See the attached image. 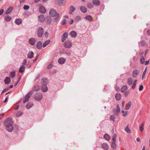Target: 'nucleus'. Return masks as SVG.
<instances>
[{
    "label": "nucleus",
    "mask_w": 150,
    "mask_h": 150,
    "mask_svg": "<svg viewBox=\"0 0 150 150\" xmlns=\"http://www.w3.org/2000/svg\"><path fill=\"white\" fill-rule=\"evenodd\" d=\"M121 98V96L119 93H117L115 95V98L117 100H120Z\"/></svg>",
    "instance_id": "27"
},
{
    "label": "nucleus",
    "mask_w": 150,
    "mask_h": 150,
    "mask_svg": "<svg viewBox=\"0 0 150 150\" xmlns=\"http://www.w3.org/2000/svg\"><path fill=\"white\" fill-rule=\"evenodd\" d=\"M22 114V113L20 112H18L16 114V115L17 116L19 117L21 116Z\"/></svg>",
    "instance_id": "56"
},
{
    "label": "nucleus",
    "mask_w": 150,
    "mask_h": 150,
    "mask_svg": "<svg viewBox=\"0 0 150 150\" xmlns=\"http://www.w3.org/2000/svg\"><path fill=\"white\" fill-rule=\"evenodd\" d=\"M144 86L142 85H141L139 86V91H141L143 90Z\"/></svg>",
    "instance_id": "52"
},
{
    "label": "nucleus",
    "mask_w": 150,
    "mask_h": 150,
    "mask_svg": "<svg viewBox=\"0 0 150 150\" xmlns=\"http://www.w3.org/2000/svg\"><path fill=\"white\" fill-rule=\"evenodd\" d=\"M74 22V20L72 18H70L69 21V24L71 25Z\"/></svg>",
    "instance_id": "49"
},
{
    "label": "nucleus",
    "mask_w": 150,
    "mask_h": 150,
    "mask_svg": "<svg viewBox=\"0 0 150 150\" xmlns=\"http://www.w3.org/2000/svg\"><path fill=\"white\" fill-rule=\"evenodd\" d=\"M5 84H9L11 81V79L9 77H6L4 81Z\"/></svg>",
    "instance_id": "23"
},
{
    "label": "nucleus",
    "mask_w": 150,
    "mask_h": 150,
    "mask_svg": "<svg viewBox=\"0 0 150 150\" xmlns=\"http://www.w3.org/2000/svg\"><path fill=\"white\" fill-rule=\"evenodd\" d=\"M12 20V17L8 16H6L5 17V21L6 22H9Z\"/></svg>",
    "instance_id": "33"
},
{
    "label": "nucleus",
    "mask_w": 150,
    "mask_h": 150,
    "mask_svg": "<svg viewBox=\"0 0 150 150\" xmlns=\"http://www.w3.org/2000/svg\"><path fill=\"white\" fill-rule=\"evenodd\" d=\"M25 69V66L23 65H22L20 67L19 69V71L20 72L22 73L24 71Z\"/></svg>",
    "instance_id": "28"
},
{
    "label": "nucleus",
    "mask_w": 150,
    "mask_h": 150,
    "mask_svg": "<svg viewBox=\"0 0 150 150\" xmlns=\"http://www.w3.org/2000/svg\"><path fill=\"white\" fill-rule=\"evenodd\" d=\"M127 86L124 85L122 86L121 88V91L122 92H124L127 89Z\"/></svg>",
    "instance_id": "34"
},
{
    "label": "nucleus",
    "mask_w": 150,
    "mask_h": 150,
    "mask_svg": "<svg viewBox=\"0 0 150 150\" xmlns=\"http://www.w3.org/2000/svg\"><path fill=\"white\" fill-rule=\"evenodd\" d=\"M34 53L32 51L29 52L28 54V57L30 59L32 58L33 56Z\"/></svg>",
    "instance_id": "26"
},
{
    "label": "nucleus",
    "mask_w": 150,
    "mask_h": 150,
    "mask_svg": "<svg viewBox=\"0 0 150 150\" xmlns=\"http://www.w3.org/2000/svg\"><path fill=\"white\" fill-rule=\"evenodd\" d=\"M137 82V80H134V81L133 85L132 86V88L133 89H134L135 88V86H136V85Z\"/></svg>",
    "instance_id": "43"
},
{
    "label": "nucleus",
    "mask_w": 150,
    "mask_h": 150,
    "mask_svg": "<svg viewBox=\"0 0 150 150\" xmlns=\"http://www.w3.org/2000/svg\"><path fill=\"white\" fill-rule=\"evenodd\" d=\"M70 35L71 37L73 38L76 37L77 35L76 32L75 31H72L70 33Z\"/></svg>",
    "instance_id": "25"
},
{
    "label": "nucleus",
    "mask_w": 150,
    "mask_h": 150,
    "mask_svg": "<svg viewBox=\"0 0 150 150\" xmlns=\"http://www.w3.org/2000/svg\"><path fill=\"white\" fill-rule=\"evenodd\" d=\"M27 62V61L25 59H24L23 60V63H22L23 65H23L25 66Z\"/></svg>",
    "instance_id": "55"
},
{
    "label": "nucleus",
    "mask_w": 150,
    "mask_h": 150,
    "mask_svg": "<svg viewBox=\"0 0 150 150\" xmlns=\"http://www.w3.org/2000/svg\"><path fill=\"white\" fill-rule=\"evenodd\" d=\"M117 137V135L116 134H114L113 135V137H112V140L113 141L115 142L116 141V138Z\"/></svg>",
    "instance_id": "47"
},
{
    "label": "nucleus",
    "mask_w": 150,
    "mask_h": 150,
    "mask_svg": "<svg viewBox=\"0 0 150 150\" xmlns=\"http://www.w3.org/2000/svg\"><path fill=\"white\" fill-rule=\"evenodd\" d=\"M66 61V59L64 57L59 58L58 60V62L60 64H64Z\"/></svg>",
    "instance_id": "9"
},
{
    "label": "nucleus",
    "mask_w": 150,
    "mask_h": 150,
    "mask_svg": "<svg viewBox=\"0 0 150 150\" xmlns=\"http://www.w3.org/2000/svg\"><path fill=\"white\" fill-rule=\"evenodd\" d=\"M53 65V64L52 63H50L48 66L47 67V69H49L51 68L52 67Z\"/></svg>",
    "instance_id": "54"
},
{
    "label": "nucleus",
    "mask_w": 150,
    "mask_h": 150,
    "mask_svg": "<svg viewBox=\"0 0 150 150\" xmlns=\"http://www.w3.org/2000/svg\"><path fill=\"white\" fill-rule=\"evenodd\" d=\"M145 61V59L144 57H142L141 59V63L143 64L144 63Z\"/></svg>",
    "instance_id": "57"
},
{
    "label": "nucleus",
    "mask_w": 150,
    "mask_h": 150,
    "mask_svg": "<svg viewBox=\"0 0 150 150\" xmlns=\"http://www.w3.org/2000/svg\"><path fill=\"white\" fill-rule=\"evenodd\" d=\"M67 23V21L65 19H63L61 23L62 25H64L66 24Z\"/></svg>",
    "instance_id": "41"
},
{
    "label": "nucleus",
    "mask_w": 150,
    "mask_h": 150,
    "mask_svg": "<svg viewBox=\"0 0 150 150\" xmlns=\"http://www.w3.org/2000/svg\"><path fill=\"white\" fill-rule=\"evenodd\" d=\"M76 10V8L74 6H71L69 7V14H71L73 13V12L74 11Z\"/></svg>",
    "instance_id": "16"
},
{
    "label": "nucleus",
    "mask_w": 150,
    "mask_h": 150,
    "mask_svg": "<svg viewBox=\"0 0 150 150\" xmlns=\"http://www.w3.org/2000/svg\"><path fill=\"white\" fill-rule=\"evenodd\" d=\"M73 43L72 41L69 40L65 41L64 43V46L67 49H70L72 47Z\"/></svg>",
    "instance_id": "3"
},
{
    "label": "nucleus",
    "mask_w": 150,
    "mask_h": 150,
    "mask_svg": "<svg viewBox=\"0 0 150 150\" xmlns=\"http://www.w3.org/2000/svg\"><path fill=\"white\" fill-rule=\"evenodd\" d=\"M129 93V91H126L125 93V96H127Z\"/></svg>",
    "instance_id": "58"
},
{
    "label": "nucleus",
    "mask_w": 150,
    "mask_h": 150,
    "mask_svg": "<svg viewBox=\"0 0 150 150\" xmlns=\"http://www.w3.org/2000/svg\"><path fill=\"white\" fill-rule=\"evenodd\" d=\"M32 94L31 93H29L28 95H27L25 98V99L23 101V103H25L28 100V99L29 97L31 96Z\"/></svg>",
    "instance_id": "14"
},
{
    "label": "nucleus",
    "mask_w": 150,
    "mask_h": 150,
    "mask_svg": "<svg viewBox=\"0 0 150 150\" xmlns=\"http://www.w3.org/2000/svg\"><path fill=\"white\" fill-rule=\"evenodd\" d=\"M42 46V42L40 41L38 42L36 45L37 48L38 49H41Z\"/></svg>",
    "instance_id": "21"
},
{
    "label": "nucleus",
    "mask_w": 150,
    "mask_h": 150,
    "mask_svg": "<svg viewBox=\"0 0 150 150\" xmlns=\"http://www.w3.org/2000/svg\"><path fill=\"white\" fill-rule=\"evenodd\" d=\"M146 72V69L144 71L142 76V79H144L145 77V75Z\"/></svg>",
    "instance_id": "51"
},
{
    "label": "nucleus",
    "mask_w": 150,
    "mask_h": 150,
    "mask_svg": "<svg viewBox=\"0 0 150 150\" xmlns=\"http://www.w3.org/2000/svg\"><path fill=\"white\" fill-rule=\"evenodd\" d=\"M49 32L47 31L45 32L44 35L45 37L47 38L49 36Z\"/></svg>",
    "instance_id": "44"
},
{
    "label": "nucleus",
    "mask_w": 150,
    "mask_h": 150,
    "mask_svg": "<svg viewBox=\"0 0 150 150\" xmlns=\"http://www.w3.org/2000/svg\"><path fill=\"white\" fill-rule=\"evenodd\" d=\"M136 141L138 142H139L140 141V139L139 137H137L136 139Z\"/></svg>",
    "instance_id": "61"
},
{
    "label": "nucleus",
    "mask_w": 150,
    "mask_h": 150,
    "mask_svg": "<svg viewBox=\"0 0 150 150\" xmlns=\"http://www.w3.org/2000/svg\"><path fill=\"white\" fill-rule=\"evenodd\" d=\"M104 137L108 141L110 139V136L108 134H106L104 136Z\"/></svg>",
    "instance_id": "40"
},
{
    "label": "nucleus",
    "mask_w": 150,
    "mask_h": 150,
    "mask_svg": "<svg viewBox=\"0 0 150 150\" xmlns=\"http://www.w3.org/2000/svg\"><path fill=\"white\" fill-rule=\"evenodd\" d=\"M39 11L41 13H44L46 12V10L45 8L42 6H40L39 9Z\"/></svg>",
    "instance_id": "15"
},
{
    "label": "nucleus",
    "mask_w": 150,
    "mask_h": 150,
    "mask_svg": "<svg viewBox=\"0 0 150 150\" xmlns=\"http://www.w3.org/2000/svg\"><path fill=\"white\" fill-rule=\"evenodd\" d=\"M122 115L123 116L125 117L128 114V112L127 111H125L124 110H122Z\"/></svg>",
    "instance_id": "35"
},
{
    "label": "nucleus",
    "mask_w": 150,
    "mask_h": 150,
    "mask_svg": "<svg viewBox=\"0 0 150 150\" xmlns=\"http://www.w3.org/2000/svg\"><path fill=\"white\" fill-rule=\"evenodd\" d=\"M68 34L67 33H64L62 35V38L61 41L62 42H64L65 40L68 38Z\"/></svg>",
    "instance_id": "8"
},
{
    "label": "nucleus",
    "mask_w": 150,
    "mask_h": 150,
    "mask_svg": "<svg viewBox=\"0 0 150 150\" xmlns=\"http://www.w3.org/2000/svg\"><path fill=\"white\" fill-rule=\"evenodd\" d=\"M46 21L47 23L48 24L51 23L52 21L54 22L53 20H52V18L49 16L47 17Z\"/></svg>",
    "instance_id": "24"
},
{
    "label": "nucleus",
    "mask_w": 150,
    "mask_h": 150,
    "mask_svg": "<svg viewBox=\"0 0 150 150\" xmlns=\"http://www.w3.org/2000/svg\"><path fill=\"white\" fill-rule=\"evenodd\" d=\"M138 71L137 70H134L133 73V76L134 78L138 76Z\"/></svg>",
    "instance_id": "31"
},
{
    "label": "nucleus",
    "mask_w": 150,
    "mask_h": 150,
    "mask_svg": "<svg viewBox=\"0 0 150 150\" xmlns=\"http://www.w3.org/2000/svg\"><path fill=\"white\" fill-rule=\"evenodd\" d=\"M4 125L6 129L9 132H11L13 130V121L11 118H8L4 122Z\"/></svg>",
    "instance_id": "1"
},
{
    "label": "nucleus",
    "mask_w": 150,
    "mask_h": 150,
    "mask_svg": "<svg viewBox=\"0 0 150 150\" xmlns=\"http://www.w3.org/2000/svg\"><path fill=\"white\" fill-rule=\"evenodd\" d=\"M64 17L65 18L68 19L69 18V16L67 15H66L64 16Z\"/></svg>",
    "instance_id": "60"
},
{
    "label": "nucleus",
    "mask_w": 150,
    "mask_h": 150,
    "mask_svg": "<svg viewBox=\"0 0 150 150\" xmlns=\"http://www.w3.org/2000/svg\"><path fill=\"white\" fill-rule=\"evenodd\" d=\"M45 17L43 15L41 14L38 16V20L40 23H43L45 21Z\"/></svg>",
    "instance_id": "6"
},
{
    "label": "nucleus",
    "mask_w": 150,
    "mask_h": 150,
    "mask_svg": "<svg viewBox=\"0 0 150 150\" xmlns=\"http://www.w3.org/2000/svg\"><path fill=\"white\" fill-rule=\"evenodd\" d=\"M149 60L147 61H146L145 62V65H148L149 63Z\"/></svg>",
    "instance_id": "62"
},
{
    "label": "nucleus",
    "mask_w": 150,
    "mask_h": 150,
    "mask_svg": "<svg viewBox=\"0 0 150 150\" xmlns=\"http://www.w3.org/2000/svg\"><path fill=\"white\" fill-rule=\"evenodd\" d=\"M141 150H146V147L145 146H144Z\"/></svg>",
    "instance_id": "63"
},
{
    "label": "nucleus",
    "mask_w": 150,
    "mask_h": 150,
    "mask_svg": "<svg viewBox=\"0 0 150 150\" xmlns=\"http://www.w3.org/2000/svg\"><path fill=\"white\" fill-rule=\"evenodd\" d=\"M87 6L88 8H92L94 6L91 3H88L87 4Z\"/></svg>",
    "instance_id": "42"
},
{
    "label": "nucleus",
    "mask_w": 150,
    "mask_h": 150,
    "mask_svg": "<svg viewBox=\"0 0 150 150\" xmlns=\"http://www.w3.org/2000/svg\"><path fill=\"white\" fill-rule=\"evenodd\" d=\"M4 11L3 9H1L0 10V15L3 13Z\"/></svg>",
    "instance_id": "59"
},
{
    "label": "nucleus",
    "mask_w": 150,
    "mask_h": 150,
    "mask_svg": "<svg viewBox=\"0 0 150 150\" xmlns=\"http://www.w3.org/2000/svg\"><path fill=\"white\" fill-rule=\"evenodd\" d=\"M131 102L129 101L125 106L124 109L126 110H128L131 107Z\"/></svg>",
    "instance_id": "18"
},
{
    "label": "nucleus",
    "mask_w": 150,
    "mask_h": 150,
    "mask_svg": "<svg viewBox=\"0 0 150 150\" xmlns=\"http://www.w3.org/2000/svg\"><path fill=\"white\" fill-rule=\"evenodd\" d=\"M144 125V122H143V123H142L140 126V127H139L140 129V130L141 132H142L144 130V128L143 127Z\"/></svg>",
    "instance_id": "37"
},
{
    "label": "nucleus",
    "mask_w": 150,
    "mask_h": 150,
    "mask_svg": "<svg viewBox=\"0 0 150 150\" xmlns=\"http://www.w3.org/2000/svg\"><path fill=\"white\" fill-rule=\"evenodd\" d=\"M15 71L11 72L10 73L11 76L12 78L14 77L15 75Z\"/></svg>",
    "instance_id": "50"
},
{
    "label": "nucleus",
    "mask_w": 150,
    "mask_h": 150,
    "mask_svg": "<svg viewBox=\"0 0 150 150\" xmlns=\"http://www.w3.org/2000/svg\"><path fill=\"white\" fill-rule=\"evenodd\" d=\"M22 21L21 19L19 18H16L15 21V23L17 25H20L22 24Z\"/></svg>",
    "instance_id": "17"
},
{
    "label": "nucleus",
    "mask_w": 150,
    "mask_h": 150,
    "mask_svg": "<svg viewBox=\"0 0 150 150\" xmlns=\"http://www.w3.org/2000/svg\"><path fill=\"white\" fill-rule=\"evenodd\" d=\"M110 119L113 122L115 121V117L114 115H112L110 117Z\"/></svg>",
    "instance_id": "46"
},
{
    "label": "nucleus",
    "mask_w": 150,
    "mask_h": 150,
    "mask_svg": "<svg viewBox=\"0 0 150 150\" xmlns=\"http://www.w3.org/2000/svg\"><path fill=\"white\" fill-rule=\"evenodd\" d=\"M111 147L114 149L116 148V145L114 142L113 141L111 143Z\"/></svg>",
    "instance_id": "38"
},
{
    "label": "nucleus",
    "mask_w": 150,
    "mask_h": 150,
    "mask_svg": "<svg viewBox=\"0 0 150 150\" xmlns=\"http://www.w3.org/2000/svg\"><path fill=\"white\" fill-rule=\"evenodd\" d=\"M81 17L80 16H76L75 18V19L76 20L79 21L81 19Z\"/></svg>",
    "instance_id": "48"
},
{
    "label": "nucleus",
    "mask_w": 150,
    "mask_h": 150,
    "mask_svg": "<svg viewBox=\"0 0 150 150\" xmlns=\"http://www.w3.org/2000/svg\"><path fill=\"white\" fill-rule=\"evenodd\" d=\"M84 18L86 20H88L89 21H93L92 17L90 15H86L84 17Z\"/></svg>",
    "instance_id": "20"
},
{
    "label": "nucleus",
    "mask_w": 150,
    "mask_h": 150,
    "mask_svg": "<svg viewBox=\"0 0 150 150\" xmlns=\"http://www.w3.org/2000/svg\"><path fill=\"white\" fill-rule=\"evenodd\" d=\"M43 29L41 27H39L37 30V34L39 38H41L43 34L44 33Z\"/></svg>",
    "instance_id": "4"
},
{
    "label": "nucleus",
    "mask_w": 150,
    "mask_h": 150,
    "mask_svg": "<svg viewBox=\"0 0 150 150\" xmlns=\"http://www.w3.org/2000/svg\"><path fill=\"white\" fill-rule=\"evenodd\" d=\"M13 8V7L12 6H10L8 9L5 11V14H8L10 13L12 11Z\"/></svg>",
    "instance_id": "13"
},
{
    "label": "nucleus",
    "mask_w": 150,
    "mask_h": 150,
    "mask_svg": "<svg viewBox=\"0 0 150 150\" xmlns=\"http://www.w3.org/2000/svg\"><path fill=\"white\" fill-rule=\"evenodd\" d=\"M102 147L105 150L107 149L108 148V145L105 143H103L102 144Z\"/></svg>",
    "instance_id": "30"
},
{
    "label": "nucleus",
    "mask_w": 150,
    "mask_h": 150,
    "mask_svg": "<svg viewBox=\"0 0 150 150\" xmlns=\"http://www.w3.org/2000/svg\"><path fill=\"white\" fill-rule=\"evenodd\" d=\"M49 15L51 17L53 18L54 22L57 21L60 18L59 14L54 9H51L50 11Z\"/></svg>",
    "instance_id": "2"
},
{
    "label": "nucleus",
    "mask_w": 150,
    "mask_h": 150,
    "mask_svg": "<svg viewBox=\"0 0 150 150\" xmlns=\"http://www.w3.org/2000/svg\"><path fill=\"white\" fill-rule=\"evenodd\" d=\"M132 79L131 78H129L127 79V83L130 85H131L132 83Z\"/></svg>",
    "instance_id": "36"
},
{
    "label": "nucleus",
    "mask_w": 150,
    "mask_h": 150,
    "mask_svg": "<svg viewBox=\"0 0 150 150\" xmlns=\"http://www.w3.org/2000/svg\"><path fill=\"white\" fill-rule=\"evenodd\" d=\"M41 89L42 91L45 92L47 91L48 88L46 85L43 84L41 86Z\"/></svg>",
    "instance_id": "19"
},
{
    "label": "nucleus",
    "mask_w": 150,
    "mask_h": 150,
    "mask_svg": "<svg viewBox=\"0 0 150 150\" xmlns=\"http://www.w3.org/2000/svg\"><path fill=\"white\" fill-rule=\"evenodd\" d=\"M81 11L84 13H86L87 11V8L84 6H81L80 7Z\"/></svg>",
    "instance_id": "10"
},
{
    "label": "nucleus",
    "mask_w": 150,
    "mask_h": 150,
    "mask_svg": "<svg viewBox=\"0 0 150 150\" xmlns=\"http://www.w3.org/2000/svg\"><path fill=\"white\" fill-rule=\"evenodd\" d=\"M30 8V6L28 5H25L23 7V8L25 10H28Z\"/></svg>",
    "instance_id": "45"
},
{
    "label": "nucleus",
    "mask_w": 150,
    "mask_h": 150,
    "mask_svg": "<svg viewBox=\"0 0 150 150\" xmlns=\"http://www.w3.org/2000/svg\"><path fill=\"white\" fill-rule=\"evenodd\" d=\"M42 95L41 93H36L35 95V99L37 101H40L42 99Z\"/></svg>",
    "instance_id": "5"
},
{
    "label": "nucleus",
    "mask_w": 150,
    "mask_h": 150,
    "mask_svg": "<svg viewBox=\"0 0 150 150\" xmlns=\"http://www.w3.org/2000/svg\"><path fill=\"white\" fill-rule=\"evenodd\" d=\"M57 4L60 5H64L66 3L65 0H57Z\"/></svg>",
    "instance_id": "11"
},
{
    "label": "nucleus",
    "mask_w": 150,
    "mask_h": 150,
    "mask_svg": "<svg viewBox=\"0 0 150 150\" xmlns=\"http://www.w3.org/2000/svg\"><path fill=\"white\" fill-rule=\"evenodd\" d=\"M33 105V104L32 103H29L27 104L26 107L27 108L29 109L31 108Z\"/></svg>",
    "instance_id": "39"
},
{
    "label": "nucleus",
    "mask_w": 150,
    "mask_h": 150,
    "mask_svg": "<svg viewBox=\"0 0 150 150\" xmlns=\"http://www.w3.org/2000/svg\"><path fill=\"white\" fill-rule=\"evenodd\" d=\"M51 41L50 40H48L45 41L42 45V47H45L46 46H47L50 43Z\"/></svg>",
    "instance_id": "22"
},
{
    "label": "nucleus",
    "mask_w": 150,
    "mask_h": 150,
    "mask_svg": "<svg viewBox=\"0 0 150 150\" xmlns=\"http://www.w3.org/2000/svg\"><path fill=\"white\" fill-rule=\"evenodd\" d=\"M7 100H8V98H5V100H4V103H6V102L7 101Z\"/></svg>",
    "instance_id": "64"
},
{
    "label": "nucleus",
    "mask_w": 150,
    "mask_h": 150,
    "mask_svg": "<svg viewBox=\"0 0 150 150\" xmlns=\"http://www.w3.org/2000/svg\"><path fill=\"white\" fill-rule=\"evenodd\" d=\"M125 130L127 133L130 134L132 132L131 130L130 129L128 126V125L125 128Z\"/></svg>",
    "instance_id": "29"
},
{
    "label": "nucleus",
    "mask_w": 150,
    "mask_h": 150,
    "mask_svg": "<svg viewBox=\"0 0 150 150\" xmlns=\"http://www.w3.org/2000/svg\"><path fill=\"white\" fill-rule=\"evenodd\" d=\"M125 101H123L122 103V108L124 109V108L125 107Z\"/></svg>",
    "instance_id": "53"
},
{
    "label": "nucleus",
    "mask_w": 150,
    "mask_h": 150,
    "mask_svg": "<svg viewBox=\"0 0 150 150\" xmlns=\"http://www.w3.org/2000/svg\"><path fill=\"white\" fill-rule=\"evenodd\" d=\"M93 3L95 5L98 6L100 4V1L99 0H93Z\"/></svg>",
    "instance_id": "32"
},
{
    "label": "nucleus",
    "mask_w": 150,
    "mask_h": 150,
    "mask_svg": "<svg viewBox=\"0 0 150 150\" xmlns=\"http://www.w3.org/2000/svg\"><path fill=\"white\" fill-rule=\"evenodd\" d=\"M115 114L117 115L120 112V109L118 106H117L114 111Z\"/></svg>",
    "instance_id": "12"
},
{
    "label": "nucleus",
    "mask_w": 150,
    "mask_h": 150,
    "mask_svg": "<svg viewBox=\"0 0 150 150\" xmlns=\"http://www.w3.org/2000/svg\"><path fill=\"white\" fill-rule=\"evenodd\" d=\"M36 40L35 38H32L29 39V43L32 45H35L36 42Z\"/></svg>",
    "instance_id": "7"
}]
</instances>
